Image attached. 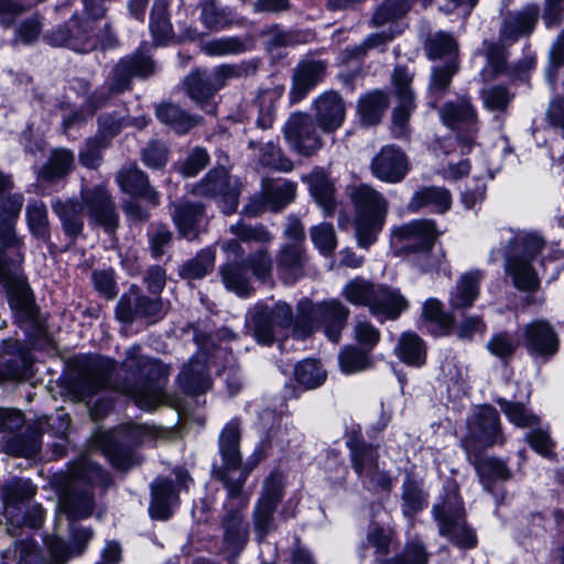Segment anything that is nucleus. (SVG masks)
Returning a JSON list of instances; mask_svg holds the SVG:
<instances>
[{
    "instance_id": "obj_1",
    "label": "nucleus",
    "mask_w": 564,
    "mask_h": 564,
    "mask_svg": "<svg viewBox=\"0 0 564 564\" xmlns=\"http://www.w3.org/2000/svg\"><path fill=\"white\" fill-rule=\"evenodd\" d=\"M240 427L237 421L229 422L219 437V451L224 468L219 479L227 490L225 509L232 513L225 522V541L232 551H240L247 541V527L241 522L238 511L247 507L250 494L243 489L246 473L240 468Z\"/></svg>"
},
{
    "instance_id": "obj_2",
    "label": "nucleus",
    "mask_w": 564,
    "mask_h": 564,
    "mask_svg": "<svg viewBox=\"0 0 564 564\" xmlns=\"http://www.w3.org/2000/svg\"><path fill=\"white\" fill-rule=\"evenodd\" d=\"M438 236L431 220H415L397 227L392 231V245L398 252H404L406 261L425 273L445 271V252L435 248Z\"/></svg>"
},
{
    "instance_id": "obj_3",
    "label": "nucleus",
    "mask_w": 564,
    "mask_h": 564,
    "mask_svg": "<svg viewBox=\"0 0 564 564\" xmlns=\"http://www.w3.org/2000/svg\"><path fill=\"white\" fill-rule=\"evenodd\" d=\"M505 248V271L519 290H534L539 278L533 261L542 251L544 241L538 235L503 228L497 232Z\"/></svg>"
},
{
    "instance_id": "obj_4",
    "label": "nucleus",
    "mask_w": 564,
    "mask_h": 564,
    "mask_svg": "<svg viewBox=\"0 0 564 564\" xmlns=\"http://www.w3.org/2000/svg\"><path fill=\"white\" fill-rule=\"evenodd\" d=\"M82 199L83 204L73 199L53 203V209L58 215L68 235L76 236L82 231V215L84 212L93 223L100 225L106 231L115 230L118 225V217L115 212V204L105 187L83 188Z\"/></svg>"
},
{
    "instance_id": "obj_5",
    "label": "nucleus",
    "mask_w": 564,
    "mask_h": 564,
    "mask_svg": "<svg viewBox=\"0 0 564 564\" xmlns=\"http://www.w3.org/2000/svg\"><path fill=\"white\" fill-rule=\"evenodd\" d=\"M122 367L130 377L117 386L118 391L133 399L143 410H152L163 402L162 386L159 381L153 382L163 373L161 365L141 356L139 346H132L127 350Z\"/></svg>"
},
{
    "instance_id": "obj_6",
    "label": "nucleus",
    "mask_w": 564,
    "mask_h": 564,
    "mask_svg": "<svg viewBox=\"0 0 564 564\" xmlns=\"http://www.w3.org/2000/svg\"><path fill=\"white\" fill-rule=\"evenodd\" d=\"M351 198L356 206L355 230L357 243L368 249L378 239L388 213L384 197L367 185L354 189Z\"/></svg>"
},
{
    "instance_id": "obj_7",
    "label": "nucleus",
    "mask_w": 564,
    "mask_h": 564,
    "mask_svg": "<svg viewBox=\"0 0 564 564\" xmlns=\"http://www.w3.org/2000/svg\"><path fill=\"white\" fill-rule=\"evenodd\" d=\"M155 436L156 430L154 427L131 424L118 430L98 433L96 443L116 468L124 470L137 463L132 454V446Z\"/></svg>"
},
{
    "instance_id": "obj_8",
    "label": "nucleus",
    "mask_w": 564,
    "mask_h": 564,
    "mask_svg": "<svg viewBox=\"0 0 564 564\" xmlns=\"http://www.w3.org/2000/svg\"><path fill=\"white\" fill-rule=\"evenodd\" d=\"M299 318L308 324L310 330L316 325H322L326 336L337 343L349 316V310L336 299L318 304L302 301L299 304Z\"/></svg>"
},
{
    "instance_id": "obj_9",
    "label": "nucleus",
    "mask_w": 564,
    "mask_h": 564,
    "mask_svg": "<svg viewBox=\"0 0 564 564\" xmlns=\"http://www.w3.org/2000/svg\"><path fill=\"white\" fill-rule=\"evenodd\" d=\"M50 42L56 46L68 45L75 51L87 52L98 45L102 48L111 47L115 44V39L107 24L105 30L93 34L91 21L74 19L72 31L67 26L61 28L50 35Z\"/></svg>"
},
{
    "instance_id": "obj_10",
    "label": "nucleus",
    "mask_w": 564,
    "mask_h": 564,
    "mask_svg": "<svg viewBox=\"0 0 564 564\" xmlns=\"http://www.w3.org/2000/svg\"><path fill=\"white\" fill-rule=\"evenodd\" d=\"M291 323V307L284 302H279L273 307L257 304L249 312L248 317V325L254 338L265 345L271 344L275 335L280 330L290 327Z\"/></svg>"
},
{
    "instance_id": "obj_11",
    "label": "nucleus",
    "mask_w": 564,
    "mask_h": 564,
    "mask_svg": "<svg viewBox=\"0 0 564 564\" xmlns=\"http://www.w3.org/2000/svg\"><path fill=\"white\" fill-rule=\"evenodd\" d=\"M349 448L352 468L362 484L388 489L391 485V476L380 467L376 448L357 441L349 442Z\"/></svg>"
},
{
    "instance_id": "obj_12",
    "label": "nucleus",
    "mask_w": 564,
    "mask_h": 564,
    "mask_svg": "<svg viewBox=\"0 0 564 564\" xmlns=\"http://www.w3.org/2000/svg\"><path fill=\"white\" fill-rule=\"evenodd\" d=\"M453 501L445 502L443 506L434 507V514L438 521L441 534L447 536L453 543L462 547H471L476 543L473 531L466 525L463 519L462 501L456 495L452 497Z\"/></svg>"
},
{
    "instance_id": "obj_13",
    "label": "nucleus",
    "mask_w": 564,
    "mask_h": 564,
    "mask_svg": "<svg viewBox=\"0 0 564 564\" xmlns=\"http://www.w3.org/2000/svg\"><path fill=\"white\" fill-rule=\"evenodd\" d=\"M468 433L463 443L466 449L473 443L481 446H491L502 443L500 421L497 411L489 405L477 406L467 421Z\"/></svg>"
},
{
    "instance_id": "obj_14",
    "label": "nucleus",
    "mask_w": 564,
    "mask_h": 564,
    "mask_svg": "<svg viewBox=\"0 0 564 564\" xmlns=\"http://www.w3.org/2000/svg\"><path fill=\"white\" fill-rule=\"evenodd\" d=\"M193 193L197 196H206L218 199L225 214H231L238 206L239 187L237 182L231 183L226 169H215L197 184Z\"/></svg>"
},
{
    "instance_id": "obj_15",
    "label": "nucleus",
    "mask_w": 564,
    "mask_h": 564,
    "mask_svg": "<svg viewBox=\"0 0 564 564\" xmlns=\"http://www.w3.org/2000/svg\"><path fill=\"white\" fill-rule=\"evenodd\" d=\"M284 138L292 150L305 156L314 154L323 145L312 118L306 113H293L289 118Z\"/></svg>"
},
{
    "instance_id": "obj_16",
    "label": "nucleus",
    "mask_w": 564,
    "mask_h": 564,
    "mask_svg": "<svg viewBox=\"0 0 564 564\" xmlns=\"http://www.w3.org/2000/svg\"><path fill=\"white\" fill-rule=\"evenodd\" d=\"M295 197V185L289 181H265L259 197L252 198L245 207L249 216H258L265 210H279Z\"/></svg>"
},
{
    "instance_id": "obj_17",
    "label": "nucleus",
    "mask_w": 564,
    "mask_h": 564,
    "mask_svg": "<svg viewBox=\"0 0 564 564\" xmlns=\"http://www.w3.org/2000/svg\"><path fill=\"white\" fill-rule=\"evenodd\" d=\"M0 284L7 288L9 303L13 310L31 314L30 289L15 264L9 263L0 251Z\"/></svg>"
},
{
    "instance_id": "obj_18",
    "label": "nucleus",
    "mask_w": 564,
    "mask_h": 564,
    "mask_svg": "<svg viewBox=\"0 0 564 564\" xmlns=\"http://www.w3.org/2000/svg\"><path fill=\"white\" fill-rule=\"evenodd\" d=\"M523 345L532 356L550 358L558 350V338L545 321L536 319L522 329Z\"/></svg>"
},
{
    "instance_id": "obj_19",
    "label": "nucleus",
    "mask_w": 564,
    "mask_h": 564,
    "mask_svg": "<svg viewBox=\"0 0 564 564\" xmlns=\"http://www.w3.org/2000/svg\"><path fill=\"white\" fill-rule=\"evenodd\" d=\"M375 176L387 183H399L409 171V161L405 153L394 147H383L371 162Z\"/></svg>"
},
{
    "instance_id": "obj_20",
    "label": "nucleus",
    "mask_w": 564,
    "mask_h": 564,
    "mask_svg": "<svg viewBox=\"0 0 564 564\" xmlns=\"http://www.w3.org/2000/svg\"><path fill=\"white\" fill-rule=\"evenodd\" d=\"M281 497V477L272 475L264 482L263 494L253 514L254 527L260 538H264L272 530L273 513Z\"/></svg>"
},
{
    "instance_id": "obj_21",
    "label": "nucleus",
    "mask_w": 564,
    "mask_h": 564,
    "mask_svg": "<svg viewBox=\"0 0 564 564\" xmlns=\"http://www.w3.org/2000/svg\"><path fill=\"white\" fill-rule=\"evenodd\" d=\"M412 80L411 74L404 68H395L392 75V82L399 96L400 104L393 111L392 129L397 137L406 134V123L412 110L414 109L413 93L409 88Z\"/></svg>"
},
{
    "instance_id": "obj_22",
    "label": "nucleus",
    "mask_w": 564,
    "mask_h": 564,
    "mask_svg": "<svg viewBox=\"0 0 564 564\" xmlns=\"http://www.w3.org/2000/svg\"><path fill=\"white\" fill-rule=\"evenodd\" d=\"M94 510V498L88 484L80 485L73 479L68 489L61 495L58 513H65L70 520L87 518Z\"/></svg>"
},
{
    "instance_id": "obj_23",
    "label": "nucleus",
    "mask_w": 564,
    "mask_h": 564,
    "mask_svg": "<svg viewBox=\"0 0 564 564\" xmlns=\"http://www.w3.org/2000/svg\"><path fill=\"white\" fill-rule=\"evenodd\" d=\"M12 188L9 176L0 173V230L3 235V242L9 245L14 240L13 225L22 209L24 199L21 194L4 193Z\"/></svg>"
},
{
    "instance_id": "obj_24",
    "label": "nucleus",
    "mask_w": 564,
    "mask_h": 564,
    "mask_svg": "<svg viewBox=\"0 0 564 564\" xmlns=\"http://www.w3.org/2000/svg\"><path fill=\"white\" fill-rule=\"evenodd\" d=\"M409 307V302L398 289L377 285L370 313L379 321L397 319Z\"/></svg>"
},
{
    "instance_id": "obj_25",
    "label": "nucleus",
    "mask_w": 564,
    "mask_h": 564,
    "mask_svg": "<svg viewBox=\"0 0 564 564\" xmlns=\"http://www.w3.org/2000/svg\"><path fill=\"white\" fill-rule=\"evenodd\" d=\"M316 119L324 132H333L341 127L346 107L341 97L336 93H326L316 101Z\"/></svg>"
},
{
    "instance_id": "obj_26",
    "label": "nucleus",
    "mask_w": 564,
    "mask_h": 564,
    "mask_svg": "<svg viewBox=\"0 0 564 564\" xmlns=\"http://www.w3.org/2000/svg\"><path fill=\"white\" fill-rule=\"evenodd\" d=\"M72 547L67 546L64 541L56 536L47 540L46 543L51 555V564H64L72 556L82 554L85 544L93 536V532L84 528H72Z\"/></svg>"
},
{
    "instance_id": "obj_27",
    "label": "nucleus",
    "mask_w": 564,
    "mask_h": 564,
    "mask_svg": "<svg viewBox=\"0 0 564 564\" xmlns=\"http://www.w3.org/2000/svg\"><path fill=\"white\" fill-rule=\"evenodd\" d=\"M325 75L323 62H304L299 65L291 89V101L299 102Z\"/></svg>"
},
{
    "instance_id": "obj_28",
    "label": "nucleus",
    "mask_w": 564,
    "mask_h": 564,
    "mask_svg": "<svg viewBox=\"0 0 564 564\" xmlns=\"http://www.w3.org/2000/svg\"><path fill=\"white\" fill-rule=\"evenodd\" d=\"M205 356L198 352L180 373V384L187 393H203L210 387V379L206 372Z\"/></svg>"
},
{
    "instance_id": "obj_29",
    "label": "nucleus",
    "mask_w": 564,
    "mask_h": 564,
    "mask_svg": "<svg viewBox=\"0 0 564 564\" xmlns=\"http://www.w3.org/2000/svg\"><path fill=\"white\" fill-rule=\"evenodd\" d=\"M151 488L152 501L149 508L150 516L158 520L169 519L173 508L178 501L172 482L166 479H156Z\"/></svg>"
},
{
    "instance_id": "obj_30",
    "label": "nucleus",
    "mask_w": 564,
    "mask_h": 564,
    "mask_svg": "<svg viewBox=\"0 0 564 564\" xmlns=\"http://www.w3.org/2000/svg\"><path fill=\"white\" fill-rule=\"evenodd\" d=\"M153 72V63L144 53L138 52L133 57L122 59L115 70L113 90L119 93L129 87L131 76H148Z\"/></svg>"
},
{
    "instance_id": "obj_31",
    "label": "nucleus",
    "mask_w": 564,
    "mask_h": 564,
    "mask_svg": "<svg viewBox=\"0 0 564 564\" xmlns=\"http://www.w3.org/2000/svg\"><path fill=\"white\" fill-rule=\"evenodd\" d=\"M481 280L482 273L479 270L463 274L449 296L452 308L464 310L470 307L478 296Z\"/></svg>"
},
{
    "instance_id": "obj_32",
    "label": "nucleus",
    "mask_w": 564,
    "mask_h": 564,
    "mask_svg": "<svg viewBox=\"0 0 564 564\" xmlns=\"http://www.w3.org/2000/svg\"><path fill=\"white\" fill-rule=\"evenodd\" d=\"M303 181L308 184L311 195L325 214L330 215L335 208V188L325 172L315 170L310 175L303 176Z\"/></svg>"
},
{
    "instance_id": "obj_33",
    "label": "nucleus",
    "mask_w": 564,
    "mask_h": 564,
    "mask_svg": "<svg viewBox=\"0 0 564 564\" xmlns=\"http://www.w3.org/2000/svg\"><path fill=\"white\" fill-rule=\"evenodd\" d=\"M117 181L123 192L135 196H143L152 204H158V193L149 186L147 177L135 166L131 165L122 169L118 173Z\"/></svg>"
},
{
    "instance_id": "obj_34",
    "label": "nucleus",
    "mask_w": 564,
    "mask_h": 564,
    "mask_svg": "<svg viewBox=\"0 0 564 564\" xmlns=\"http://www.w3.org/2000/svg\"><path fill=\"white\" fill-rule=\"evenodd\" d=\"M203 216V207L196 204L177 205L173 213V219L180 234L188 240L197 237L198 225Z\"/></svg>"
},
{
    "instance_id": "obj_35",
    "label": "nucleus",
    "mask_w": 564,
    "mask_h": 564,
    "mask_svg": "<svg viewBox=\"0 0 564 564\" xmlns=\"http://www.w3.org/2000/svg\"><path fill=\"white\" fill-rule=\"evenodd\" d=\"M451 194L443 187H423L413 195L410 207L420 209L430 207L436 213H444L451 207Z\"/></svg>"
},
{
    "instance_id": "obj_36",
    "label": "nucleus",
    "mask_w": 564,
    "mask_h": 564,
    "mask_svg": "<svg viewBox=\"0 0 564 564\" xmlns=\"http://www.w3.org/2000/svg\"><path fill=\"white\" fill-rule=\"evenodd\" d=\"M305 262L302 246L285 245L280 251L278 270L283 278L294 281L302 274Z\"/></svg>"
},
{
    "instance_id": "obj_37",
    "label": "nucleus",
    "mask_w": 564,
    "mask_h": 564,
    "mask_svg": "<svg viewBox=\"0 0 564 564\" xmlns=\"http://www.w3.org/2000/svg\"><path fill=\"white\" fill-rule=\"evenodd\" d=\"M398 357L409 366L420 367L425 362L426 350L423 340L414 333H403L395 348Z\"/></svg>"
},
{
    "instance_id": "obj_38",
    "label": "nucleus",
    "mask_w": 564,
    "mask_h": 564,
    "mask_svg": "<svg viewBox=\"0 0 564 564\" xmlns=\"http://www.w3.org/2000/svg\"><path fill=\"white\" fill-rule=\"evenodd\" d=\"M120 122L113 121L108 126L106 119L100 121V138L88 140L79 153L80 162L87 167H96L100 162V151L106 148L105 135H115L120 129Z\"/></svg>"
},
{
    "instance_id": "obj_39",
    "label": "nucleus",
    "mask_w": 564,
    "mask_h": 564,
    "mask_svg": "<svg viewBox=\"0 0 564 564\" xmlns=\"http://www.w3.org/2000/svg\"><path fill=\"white\" fill-rule=\"evenodd\" d=\"M109 376V367L104 362H95L80 373L77 389L80 397L89 398L104 388Z\"/></svg>"
},
{
    "instance_id": "obj_40",
    "label": "nucleus",
    "mask_w": 564,
    "mask_h": 564,
    "mask_svg": "<svg viewBox=\"0 0 564 564\" xmlns=\"http://www.w3.org/2000/svg\"><path fill=\"white\" fill-rule=\"evenodd\" d=\"M388 106V99L380 91L370 93L359 99L358 117L364 126L377 124Z\"/></svg>"
},
{
    "instance_id": "obj_41",
    "label": "nucleus",
    "mask_w": 564,
    "mask_h": 564,
    "mask_svg": "<svg viewBox=\"0 0 564 564\" xmlns=\"http://www.w3.org/2000/svg\"><path fill=\"white\" fill-rule=\"evenodd\" d=\"M377 285L362 278H356L348 281L343 290V297L355 306H365L370 311L373 296H376Z\"/></svg>"
},
{
    "instance_id": "obj_42",
    "label": "nucleus",
    "mask_w": 564,
    "mask_h": 564,
    "mask_svg": "<svg viewBox=\"0 0 564 564\" xmlns=\"http://www.w3.org/2000/svg\"><path fill=\"white\" fill-rule=\"evenodd\" d=\"M156 116L160 121L171 126L177 133H185L197 124V119L184 112L178 106L164 104L158 107Z\"/></svg>"
},
{
    "instance_id": "obj_43",
    "label": "nucleus",
    "mask_w": 564,
    "mask_h": 564,
    "mask_svg": "<svg viewBox=\"0 0 564 564\" xmlns=\"http://www.w3.org/2000/svg\"><path fill=\"white\" fill-rule=\"evenodd\" d=\"M223 282L227 290L240 297H248L253 289L246 276L243 268L237 263H228L220 268Z\"/></svg>"
},
{
    "instance_id": "obj_44",
    "label": "nucleus",
    "mask_w": 564,
    "mask_h": 564,
    "mask_svg": "<svg viewBox=\"0 0 564 564\" xmlns=\"http://www.w3.org/2000/svg\"><path fill=\"white\" fill-rule=\"evenodd\" d=\"M166 0H155L151 12L150 29L158 45L164 44L172 35V25L166 14Z\"/></svg>"
},
{
    "instance_id": "obj_45",
    "label": "nucleus",
    "mask_w": 564,
    "mask_h": 564,
    "mask_svg": "<svg viewBox=\"0 0 564 564\" xmlns=\"http://www.w3.org/2000/svg\"><path fill=\"white\" fill-rule=\"evenodd\" d=\"M426 52L431 59L445 58L447 63H456L457 43L449 34L438 32L427 41Z\"/></svg>"
},
{
    "instance_id": "obj_46",
    "label": "nucleus",
    "mask_w": 564,
    "mask_h": 564,
    "mask_svg": "<svg viewBox=\"0 0 564 564\" xmlns=\"http://www.w3.org/2000/svg\"><path fill=\"white\" fill-rule=\"evenodd\" d=\"M539 8L538 6H529L517 15L507 21L506 26L502 29L505 37L518 36L519 34L530 33L538 21Z\"/></svg>"
},
{
    "instance_id": "obj_47",
    "label": "nucleus",
    "mask_w": 564,
    "mask_h": 564,
    "mask_svg": "<svg viewBox=\"0 0 564 564\" xmlns=\"http://www.w3.org/2000/svg\"><path fill=\"white\" fill-rule=\"evenodd\" d=\"M422 318L433 325L438 334H446L453 327V318L443 310V304L437 299H427L422 306Z\"/></svg>"
},
{
    "instance_id": "obj_48",
    "label": "nucleus",
    "mask_w": 564,
    "mask_h": 564,
    "mask_svg": "<svg viewBox=\"0 0 564 564\" xmlns=\"http://www.w3.org/2000/svg\"><path fill=\"white\" fill-rule=\"evenodd\" d=\"M444 123L451 128H456L462 123L473 124L475 121V111L465 98L457 104L447 102L441 111Z\"/></svg>"
},
{
    "instance_id": "obj_49",
    "label": "nucleus",
    "mask_w": 564,
    "mask_h": 564,
    "mask_svg": "<svg viewBox=\"0 0 564 564\" xmlns=\"http://www.w3.org/2000/svg\"><path fill=\"white\" fill-rule=\"evenodd\" d=\"M295 379L306 389H315L326 379V371L316 360L307 359L295 367Z\"/></svg>"
},
{
    "instance_id": "obj_50",
    "label": "nucleus",
    "mask_w": 564,
    "mask_h": 564,
    "mask_svg": "<svg viewBox=\"0 0 564 564\" xmlns=\"http://www.w3.org/2000/svg\"><path fill=\"white\" fill-rule=\"evenodd\" d=\"M74 164V155L65 149H57L52 152L48 163L42 170V176L47 180L63 177Z\"/></svg>"
},
{
    "instance_id": "obj_51",
    "label": "nucleus",
    "mask_w": 564,
    "mask_h": 564,
    "mask_svg": "<svg viewBox=\"0 0 564 564\" xmlns=\"http://www.w3.org/2000/svg\"><path fill=\"white\" fill-rule=\"evenodd\" d=\"M215 264V251L212 248L202 250L193 260L186 263L181 274L186 279H200L210 272Z\"/></svg>"
},
{
    "instance_id": "obj_52",
    "label": "nucleus",
    "mask_w": 564,
    "mask_h": 564,
    "mask_svg": "<svg viewBox=\"0 0 564 564\" xmlns=\"http://www.w3.org/2000/svg\"><path fill=\"white\" fill-rule=\"evenodd\" d=\"M500 408L508 420L518 427H533L539 424V417L531 413L523 404L507 400H499Z\"/></svg>"
},
{
    "instance_id": "obj_53",
    "label": "nucleus",
    "mask_w": 564,
    "mask_h": 564,
    "mask_svg": "<svg viewBox=\"0 0 564 564\" xmlns=\"http://www.w3.org/2000/svg\"><path fill=\"white\" fill-rule=\"evenodd\" d=\"M184 86L187 95L198 104L207 102L214 96L205 70L191 73L185 78Z\"/></svg>"
},
{
    "instance_id": "obj_54",
    "label": "nucleus",
    "mask_w": 564,
    "mask_h": 564,
    "mask_svg": "<svg viewBox=\"0 0 564 564\" xmlns=\"http://www.w3.org/2000/svg\"><path fill=\"white\" fill-rule=\"evenodd\" d=\"M283 91L284 88L282 86H275L273 88L262 90L259 95L261 113L258 118L257 124L260 128L267 129L272 126L274 119L273 104L282 97Z\"/></svg>"
},
{
    "instance_id": "obj_55",
    "label": "nucleus",
    "mask_w": 564,
    "mask_h": 564,
    "mask_svg": "<svg viewBox=\"0 0 564 564\" xmlns=\"http://www.w3.org/2000/svg\"><path fill=\"white\" fill-rule=\"evenodd\" d=\"M245 267L252 272L257 280L267 282L272 274L273 261L265 249H260L248 256Z\"/></svg>"
},
{
    "instance_id": "obj_56",
    "label": "nucleus",
    "mask_w": 564,
    "mask_h": 564,
    "mask_svg": "<svg viewBox=\"0 0 564 564\" xmlns=\"http://www.w3.org/2000/svg\"><path fill=\"white\" fill-rule=\"evenodd\" d=\"M261 155L259 158L260 163L264 166L275 169L282 172H290L293 169L291 160L285 158L281 150L275 147L272 142H269L261 149Z\"/></svg>"
},
{
    "instance_id": "obj_57",
    "label": "nucleus",
    "mask_w": 564,
    "mask_h": 564,
    "mask_svg": "<svg viewBox=\"0 0 564 564\" xmlns=\"http://www.w3.org/2000/svg\"><path fill=\"white\" fill-rule=\"evenodd\" d=\"M429 555L419 539L408 542L404 552L388 564H427Z\"/></svg>"
},
{
    "instance_id": "obj_58",
    "label": "nucleus",
    "mask_w": 564,
    "mask_h": 564,
    "mask_svg": "<svg viewBox=\"0 0 564 564\" xmlns=\"http://www.w3.org/2000/svg\"><path fill=\"white\" fill-rule=\"evenodd\" d=\"M230 232L241 242H269L272 239V236L263 226L252 227L243 223L230 226Z\"/></svg>"
},
{
    "instance_id": "obj_59",
    "label": "nucleus",
    "mask_w": 564,
    "mask_h": 564,
    "mask_svg": "<svg viewBox=\"0 0 564 564\" xmlns=\"http://www.w3.org/2000/svg\"><path fill=\"white\" fill-rule=\"evenodd\" d=\"M339 365L345 373H355L366 369L369 365V359L364 351L347 347L339 356Z\"/></svg>"
},
{
    "instance_id": "obj_60",
    "label": "nucleus",
    "mask_w": 564,
    "mask_h": 564,
    "mask_svg": "<svg viewBox=\"0 0 564 564\" xmlns=\"http://www.w3.org/2000/svg\"><path fill=\"white\" fill-rule=\"evenodd\" d=\"M311 238L322 253H330L336 248L335 230L330 224H321L313 227Z\"/></svg>"
},
{
    "instance_id": "obj_61",
    "label": "nucleus",
    "mask_w": 564,
    "mask_h": 564,
    "mask_svg": "<svg viewBox=\"0 0 564 564\" xmlns=\"http://www.w3.org/2000/svg\"><path fill=\"white\" fill-rule=\"evenodd\" d=\"M409 9L405 0H387L373 15L376 25H381L401 18Z\"/></svg>"
},
{
    "instance_id": "obj_62",
    "label": "nucleus",
    "mask_w": 564,
    "mask_h": 564,
    "mask_svg": "<svg viewBox=\"0 0 564 564\" xmlns=\"http://www.w3.org/2000/svg\"><path fill=\"white\" fill-rule=\"evenodd\" d=\"M30 229L37 237H45L47 227L46 207L42 202H32L26 208Z\"/></svg>"
},
{
    "instance_id": "obj_63",
    "label": "nucleus",
    "mask_w": 564,
    "mask_h": 564,
    "mask_svg": "<svg viewBox=\"0 0 564 564\" xmlns=\"http://www.w3.org/2000/svg\"><path fill=\"white\" fill-rule=\"evenodd\" d=\"M518 346V341L508 333H497L487 343L489 352L499 358L511 356Z\"/></svg>"
},
{
    "instance_id": "obj_64",
    "label": "nucleus",
    "mask_w": 564,
    "mask_h": 564,
    "mask_svg": "<svg viewBox=\"0 0 564 564\" xmlns=\"http://www.w3.org/2000/svg\"><path fill=\"white\" fill-rule=\"evenodd\" d=\"M486 324L479 316H466L455 327V333L458 338L464 340H471L475 336H482L486 332Z\"/></svg>"
}]
</instances>
